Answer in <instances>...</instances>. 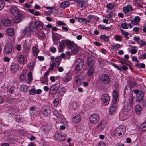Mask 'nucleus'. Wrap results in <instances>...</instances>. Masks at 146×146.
<instances>
[{
    "label": "nucleus",
    "instance_id": "obj_62",
    "mask_svg": "<svg viewBox=\"0 0 146 146\" xmlns=\"http://www.w3.org/2000/svg\"><path fill=\"white\" fill-rule=\"evenodd\" d=\"M112 64L114 67L117 69L118 70L120 71L121 70V69L118 66L114 63H112Z\"/></svg>",
    "mask_w": 146,
    "mask_h": 146
},
{
    "label": "nucleus",
    "instance_id": "obj_27",
    "mask_svg": "<svg viewBox=\"0 0 146 146\" xmlns=\"http://www.w3.org/2000/svg\"><path fill=\"white\" fill-rule=\"evenodd\" d=\"M139 131L141 132H144L146 131V122L143 123L141 124Z\"/></svg>",
    "mask_w": 146,
    "mask_h": 146
},
{
    "label": "nucleus",
    "instance_id": "obj_8",
    "mask_svg": "<svg viewBox=\"0 0 146 146\" xmlns=\"http://www.w3.org/2000/svg\"><path fill=\"white\" fill-rule=\"evenodd\" d=\"M89 119L91 123L95 124L99 121V117L98 115L96 114H94L90 115Z\"/></svg>",
    "mask_w": 146,
    "mask_h": 146
},
{
    "label": "nucleus",
    "instance_id": "obj_6",
    "mask_svg": "<svg viewBox=\"0 0 146 146\" xmlns=\"http://www.w3.org/2000/svg\"><path fill=\"white\" fill-rule=\"evenodd\" d=\"M42 113L45 116H48L50 115L51 113V108L47 105L44 106L42 108Z\"/></svg>",
    "mask_w": 146,
    "mask_h": 146
},
{
    "label": "nucleus",
    "instance_id": "obj_1",
    "mask_svg": "<svg viewBox=\"0 0 146 146\" xmlns=\"http://www.w3.org/2000/svg\"><path fill=\"white\" fill-rule=\"evenodd\" d=\"M124 97L125 98V101H128L129 105L128 107L127 106H125L124 107L125 111H123V113H125V112H127L128 114H129V112L131 109V107L133 104V101L134 99V97H133V94L131 93V88L127 87L125 88L124 91Z\"/></svg>",
    "mask_w": 146,
    "mask_h": 146
},
{
    "label": "nucleus",
    "instance_id": "obj_17",
    "mask_svg": "<svg viewBox=\"0 0 146 146\" xmlns=\"http://www.w3.org/2000/svg\"><path fill=\"white\" fill-rule=\"evenodd\" d=\"M81 117L79 114H75L72 117V121L74 123H78L80 121Z\"/></svg>",
    "mask_w": 146,
    "mask_h": 146
},
{
    "label": "nucleus",
    "instance_id": "obj_52",
    "mask_svg": "<svg viewBox=\"0 0 146 146\" xmlns=\"http://www.w3.org/2000/svg\"><path fill=\"white\" fill-rule=\"evenodd\" d=\"M57 89V88L55 86V85H52L51 86L50 88V90L51 91H55V92H56V90Z\"/></svg>",
    "mask_w": 146,
    "mask_h": 146
},
{
    "label": "nucleus",
    "instance_id": "obj_59",
    "mask_svg": "<svg viewBox=\"0 0 146 146\" xmlns=\"http://www.w3.org/2000/svg\"><path fill=\"white\" fill-rule=\"evenodd\" d=\"M15 88V87H14V86L11 87L9 90V92L11 93H13Z\"/></svg>",
    "mask_w": 146,
    "mask_h": 146
},
{
    "label": "nucleus",
    "instance_id": "obj_61",
    "mask_svg": "<svg viewBox=\"0 0 146 146\" xmlns=\"http://www.w3.org/2000/svg\"><path fill=\"white\" fill-rule=\"evenodd\" d=\"M59 46V48L58 49L59 52H62L64 51L65 47L60 46Z\"/></svg>",
    "mask_w": 146,
    "mask_h": 146
},
{
    "label": "nucleus",
    "instance_id": "obj_4",
    "mask_svg": "<svg viewBox=\"0 0 146 146\" xmlns=\"http://www.w3.org/2000/svg\"><path fill=\"white\" fill-rule=\"evenodd\" d=\"M84 64V61L81 58H78L75 61L74 65L75 66V72L78 73L82 68Z\"/></svg>",
    "mask_w": 146,
    "mask_h": 146
},
{
    "label": "nucleus",
    "instance_id": "obj_12",
    "mask_svg": "<svg viewBox=\"0 0 146 146\" xmlns=\"http://www.w3.org/2000/svg\"><path fill=\"white\" fill-rule=\"evenodd\" d=\"M19 68V66L18 63H13L11 65L10 70L12 73H15L18 71Z\"/></svg>",
    "mask_w": 146,
    "mask_h": 146
},
{
    "label": "nucleus",
    "instance_id": "obj_18",
    "mask_svg": "<svg viewBox=\"0 0 146 146\" xmlns=\"http://www.w3.org/2000/svg\"><path fill=\"white\" fill-rule=\"evenodd\" d=\"M106 123L105 121H102L98 124L97 127L99 130L102 131L106 127Z\"/></svg>",
    "mask_w": 146,
    "mask_h": 146
},
{
    "label": "nucleus",
    "instance_id": "obj_63",
    "mask_svg": "<svg viewBox=\"0 0 146 146\" xmlns=\"http://www.w3.org/2000/svg\"><path fill=\"white\" fill-rule=\"evenodd\" d=\"M38 35L42 37H43L45 35L44 33L42 31H41L38 33Z\"/></svg>",
    "mask_w": 146,
    "mask_h": 146
},
{
    "label": "nucleus",
    "instance_id": "obj_50",
    "mask_svg": "<svg viewBox=\"0 0 146 146\" xmlns=\"http://www.w3.org/2000/svg\"><path fill=\"white\" fill-rule=\"evenodd\" d=\"M50 66L49 67V71H52L54 68L55 66L54 64L53 63H51L50 64Z\"/></svg>",
    "mask_w": 146,
    "mask_h": 146
},
{
    "label": "nucleus",
    "instance_id": "obj_55",
    "mask_svg": "<svg viewBox=\"0 0 146 146\" xmlns=\"http://www.w3.org/2000/svg\"><path fill=\"white\" fill-rule=\"evenodd\" d=\"M114 38L115 40L117 41H121V37L118 35H116L115 36Z\"/></svg>",
    "mask_w": 146,
    "mask_h": 146
},
{
    "label": "nucleus",
    "instance_id": "obj_23",
    "mask_svg": "<svg viewBox=\"0 0 146 146\" xmlns=\"http://www.w3.org/2000/svg\"><path fill=\"white\" fill-rule=\"evenodd\" d=\"M77 2V5L80 7H85L86 6V3L84 0L75 1Z\"/></svg>",
    "mask_w": 146,
    "mask_h": 146
},
{
    "label": "nucleus",
    "instance_id": "obj_28",
    "mask_svg": "<svg viewBox=\"0 0 146 146\" xmlns=\"http://www.w3.org/2000/svg\"><path fill=\"white\" fill-rule=\"evenodd\" d=\"M22 15L20 14L19 16H15L13 19V21L15 23H18L22 21L21 17Z\"/></svg>",
    "mask_w": 146,
    "mask_h": 146
},
{
    "label": "nucleus",
    "instance_id": "obj_5",
    "mask_svg": "<svg viewBox=\"0 0 146 146\" xmlns=\"http://www.w3.org/2000/svg\"><path fill=\"white\" fill-rule=\"evenodd\" d=\"M43 24L40 21H37L31 23V27L33 29L35 28L37 29L42 30L43 29Z\"/></svg>",
    "mask_w": 146,
    "mask_h": 146
},
{
    "label": "nucleus",
    "instance_id": "obj_42",
    "mask_svg": "<svg viewBox=\"0 0 146 146\" xmlns=\"http://www.w3.org/2000/svg\"><path fill=\"white\" fill-rule=\"evenodd\" d=\"M53 113L54 115L57 118L60 119V118L62 117V115H61V114L57 111H54Z\"/></svg>",
    "mask_w": 146,
    "mask_h": 146
},
{
    "label": "nucleus",
    "instance_id": "obj_34",
    "mask_svg": "<svg viewBox=\"0 0 146 146\" xmlns=\"http://www.w3.org/2000/svg\"><path fill=\"white\" fill-rule=\"evenodd\" d=\"M88 65L90 68H92L94 65L93 60L90 58H88Z\"/></svg>",
    "mask_w": 146,
    "mask_h": 146
},
{
    "label": "nucleus",
    "instance_id": "obj_16",
    "mask_svg": "<svg viewBox=\"0 0 146 146\" xmlns=\"http://www.w3.org/2000/svg\"><path fill=\"white\" fill-rule=\"evenodd\" d=\"M141 20L140 18L138 16H136L134 19L130 20L133 25H138L139 23Z\"/></svg>",
    "mask_w": 146,
    "mask_h": 146
},
{
    "label": "nucleus",
    "instance_id": "obj_30",
    "mask_svg": "<svg viewBox=\"0 0 146 146\" xmlns=\"http://www.w3.org/2000/svg\"><path fill=\"white\" fill-rule=\"evenodd\" d=\"M66 46L69 49H71L74 45H75L70 40L66 41Z\"/></svg>",
    "mask_w": 146,
    "mask_h": 146
},
{
    "label": "nucleus",
    "instance_id": "obj_36",
    "mask_svg": "<svg viewBox=\"0 0 146 146\" xmlns=\"http://www.w3.org/2000/svg\"><path fill=\"white\" fill-rule=\"evenodd\" d=\"M29 87L25 85H22L20 87V90L23 92H26L28 90Z\"/></svg>",
    "mask_w": 146,
    "mask_h": 146
},
{
    "label": "nucleus",
    "instance_id": "obj_56",
    "mask_svg": "<svg viewBox=\"0 0 146 146\" xmlns=\"http://www.w3.org/2000/svg\"><path fill=\"white\" fill-rule=\"evenodd\" d=\"M121 27L122 28L124 29H127L128 28V27L126 23H123L121 25Z\"/></svg>",
    "mask_w": 146,
    "mask_h": 146
},
{
    "label": "nucleus",
    "instance_id": "obj_20",
    "mask_svg": "<svg viewBox=\"0 0 146 146\" xmlns=\"http://www.w3.org/2000/svg\"><path fill=\"white\" fill-rule=\"evenodd\" d=\"M18 62L20 64H23L25 62V57L22 55H20L17 57Z\"/></svg>",
    "mask_w": 146,
    "mask_h": 146
},
{
    "label": "nucleus",
    "instance_id": "obj_9",
    "mask_svg": "<svg viewBox=\"0 0 146 146\" xmlns=\"http://www.w3.org/2000/svg\"><path fill=\"white\" fill-rule=\"evenodd\" d=\"M100 81L103 83L108 84L110 82V80L109 76L106 74H103L100 77Z\"/></svg>",
    "mask_w": 146,
    "mask_h": 146
},
{
    "label": "nucleus",
    "instance_id": "obj_46",
    "mask_svg": "<svg viewBox=\"0 0 146 146\" xmlns=\"http://www.w3.org/2000/svg\"><path fill=\"white\" fill-rule=\"evenodd\" d=\"M5 4L2 0H0V10L2 9L4 7Z\"/></svg>",
    "mask_w": 146,
    "mask_h": 146
},
{
    "label": "nucleus",
    "instance_id": "obj_31",
    "mask_svg": "<svg viewBox=\"0 0 146 146\" xmlns=\"http://www.w3.org/2000/svg\"><path fill=\"white\" fill-rule=\"evenodd\" d=\"M57 140L60 141H62L65 140V137L60 133H58L57 134Z\"/></svg>",
    "mask_w": 146,
    "mask_h": 146
},
{
    "label": "nucleus",
    "instance_id": "obj_32",
    "mask_svg": "<svg viewBox=\"0 0 146 146\" xmlns=\"http://www.w3.org/2000/svg\"><path fill=\"white\" fill-rule=\"evenodd\" d=\"M87 18L90 19V21L91 19L93 20L94 22H96L99 19V18L96 16L93 15H89L87 17Z\"/></svg>",
    "mask_w": 146,
    "mask_h": 146
},
{
    "label": "nucleus",
    "instance_id": "obj_11",
    "mask_svg": "<svg viewBox=\"0 0 146 146\" xmlns=\"http://www.w3.org/2000/svg\"><path fill=\"white\" fill-rule=\"evenodd\" d=\"M101 101L103 103L108 105L110 101V97L108 94H103L101 96Z\"/></svg>",
    "mask_w": 146,
    "mask_h": 146
},
{
    "label": "nucleus",
    "instance_id": "obj_44",
    "mask_svg": "<svg viewBox=\"0 0 146 146\" xmlns=\"http://www.w3.org/2000/svg\"><path fill=\"white\" fill-rule=\"evenodd\" d=\"M94 70L92 68H90L88 72V75L90 76H91L93 74L94 72Z\"/></svg>",
    "mask_w": 146,
    "mask_h": 146
},
{
    "label": "nucleus",
    "instance_id": "obj_54",
    "mask_svg": "<svg viewBox=\"0 0 146 146\" xmlns=\"http://www.w3.org/2000/svg\"><path fill=\"white\" fill-rule=\"evenodd\" d=\"M57 23L58 24V25L59 26H60L61 25L63 26H66V24L64 23L63 22H62L60 21H58L57 22Z\"/></svg>",
    "mask_w": 146,
    "mask_h": 146
},
{
    "label": "nucleus",
    "instance_id": "obj_37",
    "mask_svg": "<svg viewBox=\"0 0 146 146\" xmlns=\"http://www.w3.org/2000/svg\"><path fill=\"white\" fill-rule=\"evenodd\" d=\"M28 11L32 14H34L35 16H38L40 14V13L38 11H35V10L33 9H28Z\"/></svg>",
    "mask_w": 146,
    "mask_h": 146
},
{
    "label": "nucleus",
    "instance_id": "obj_21",
    "mask_svg": "<svg viewBox=\"0 0 146 146\" xmlns=\"http://www.w3.org/2000/svg\"><path fill=\"white\" fill-rule=\"evenodd\" d=\"M83 77L81 75L77 76L75 78V81L78 84H80L83 80Z\"/></svg>",
    "mask_w": 146,
    "mask_h": 146
},
{
    "label": "nucleus",
    "instance_id": "obj_49",
    "mask_svg": "<svg viewBox=\"0 0 146 146\" xmlns=\"http://www.w3.org/2000/svg\"><path fill=\"white\" fill-rule=\"evenodd\" d=\"M59 99L57 98L55 99L53 101V104L55 106H57L59 103Z\"/></svg>",
    "mask_w": 146,
    "mask_h": 146
},
{
    "label": "nucleus",
    "instance_id": "obj_26",
    "mask_svg": "<svg viewBox=\"0 0 146 146\" xmlns=\"http://www.w3.org/2000/svg\"><path fill=\"white\" fill-rule=\"evenodd\" d=\"M141 107L139 104H137L135 106V112L137 114H139L141 113Z\"/></svg>",
    "mask_w": 146,
    "mask_h": 146
},
{
    "label": "nucleus",
    "instance_id": "obj_39",
    "mask_svg": "<svg viewBox=\"0 0 146 146\" xmlns=\"http://www.w3.org/2000/svg\"><path fill=\"white\" fill-rule=\"evenodd\" d=\"M100 38L101 39H103L105 41L108 42L109 41V37L105 35H103L100 36Z\"/></svg>",
    "mask_w": 146,
    "mask_h": 146
},
{
    "label": "nucleus",
    "instance_id": "obj_10",
    "mask_svg": "<svg viewBox=\"0 0 146 146\" xmlns=\"http://www.w3.org/2000/svg\"><path fill=\"white\" fill-rule=\"evenodd\" d=\"M13 46L11 44H7L5 45L4 48V51L6 54H11L13 52Z\"/></svg>",
    "mask_w": 146,
    "mask_h": 146
},
{
    "label": "nucleus",
    "instance_id": "obj_14",
    "mask_svg": "<svg viewBox=\"0 0 146 146\" xmlns=\"http://www.w3.org/2000/svg\"><path fill=\"white\" fill-rule=\"evenodd\" d=\"M10 11L15 16H19L20 14L19 13V9L15 7H11L10 9Z\"/></svg>",
    "mask_w": 146,
    "mask_h": 146
},
{
    "label": "nucleus",
    "instance_id": "obj_35",
    "mask_svg": "<svg viewBox=\"0 0 146 146\" xmlns=\"http://www.w3.org/2000/svg\"><path fill=\"white\" fill-rule=\"evenodd\" d=\"M7 34L10 36H13L14 34V31L12 28H9L7 30Z\"/></svg>",
    "mask_w": 146,
    "mask_h": 146
},
{
    "label": "nucleus",
    "instance_id": "obj_58",
    "mask_svg": "<svg viewBox=\"0 0 146 146\" xmlns=\"http://www.w3.org/2000/svg\"><path fill=\"white\" fill-rule=\"evenodd\" d=\"M121 31L122 35L124 36H127L129 35V33L128 32H125L123 30L121 29Z\"/></svg>",
    "mask_w": 146,
    "mask_h": 146
},
{
    "label": "nucleus",
    "instance_id": "obj_40",
    "mask_svg": "<svg viewBox=\"0 0 146 146\" xmlns=\"http://www.w3.org/2000/svg\"><path fill=\"white\" fill-rule=\"evenodd\" d=\"M115 16V13L114 12L111 11L108 14L107 18H110L111 19L113 17Z\"/></svg>",
    "mask_w": 146,
    "mask_h": 146
},
{
    "label": "nucleus",
    "instance_id": "obj_57",
    "mask_svg": "<svg viewBox=\"0 0 146 146\" xmlns=\"http://www.w3.org/2000/svg\"><path fill=\"white\" fill-rule=\"evenodd\" d=\"M138 43L142 46L146 45V42L142 40H140Z\"/></svg>",
    "mask_w": 146,
    "mask_h": 146
},
{
    "label": "nucleus",
    "instance_id": "obj_41",
    "mask_svg": "<svg viewBox=\"0 0 146 146\" xmlns=\"http://www.w3.org/2000/svg\"><path fill=\"white\" fill-rule=\"evenodd\" d=\"M70 76L68 74H67L63 78V80L64 82H67L70 80Z\"/></svg>",
    "mask_w": 146,
    "mask_h": 146
},
{
    "label": "nucleus",
    "instance_id": "obj_25",
    "mask_svg": "<svg viewBox=\"0 0 146 146\" xmlns=\"http://www.w3.org/2000/svg\"><path fill=\"white\" fill-rule=\"evenodd\" d=\"M70 5V2L69 1H66L61 3L60 4V7L62 8L65 9L68 7Z\"/></svg>",
    "mask_w": 146,
    "mask_h": 146
},
{
    "label": "nucleus",
    "instance_id": "obj_29",
    "mask_svg": "<svg viewBox=\"0 0 146 146\" xmlns=\"http://www.w3.org/2000/svg\"><path fill=\"white\" fill-rule=\"evenodd\" d=\"M71 49V52L74 54H77L79 51V49L76 45H74Z\"/></svg>",
    "mask_w": 146,
    "mask_h": 146
},
{
    "label": "nucleus",
    "instance_id": "obj_53",
    "mask_svg": "<svg viewBox=\"0 0 146 146\" xmlns=\"http://www.w3.org/2000/svg\"><path fill=\"white\" fill-rule=\"evenodd\" d=\"M139 59H144L146 58V53H144L143 55H141L139 56Z\"/></svg>",
    "mask_w": 146,
    "mask_h": 146
},
{
    "label": "nucleus",
    "instance_id": "obj_13",
    "mask_svg": "<svg viewBox=\"0 0 146 146\" xmlns=\"http://www.w3.org/2000/svg\"><path fill=\"white\" fill-rule=\"evenodd\" d=\"M31 31H34L33 29H32L31 26L25 27L22 30V33L25 35L29 36L31 34Z\"/></svg>",
    "mask_w": 146,
    "mask_h": 146
},
{
    "label": "nucleus",
    "instance_id": "obj_43",
    "mask_svg": "<svg viewBox=\"0 0 146 146\" xmlns=\"http://www.w3.org/2000/svg\"><path fill=\"white\" fill-rule=\"evenodd\" d=\"M36 93V90L34 88H31L29 92V93L30 95H34Z\"/></svg>",
    "mask_w": 146,
    "mask_h": 146
},
{
    "label": "nucleus",
    "instance_id": "obj_15",
    "mask_svg": "<svg viewBox=\"0 0 146 146\" xmlns=\"http://www.w3.org/2000/svg\"><path fill=\"white\" fill-rule=\"evenodd\" d=\"M133 10V7L131 5H128L126 6L123 7V11L125 14H127L129 11H131Z\"/></svg>",
    "mask_w": 146,
    "mask_h": 146
},
{
    "label": "nucleus",
    "instance_id": "obj_2",
    "mask_svg": "<svg viewBox=\"0 0 146 146\" xmlns=\"http://www.w3.org/2000/svg\"><path fill=\"white\" fill-rule=\"evenodd\" d=\"M126 131L125 127L120 125L117 127L113 131L114 135L117 137L122 136L125 133Z\"/></svg>",
    "mask_w": 146,
    "mask_h": 146
},
{
    "label": "nucleus",
    "instance_id": "obj_22",
    "mask_svg": "<svg viewBox=\"0 0 146 146\" xmlns=\"http://www.w3.org/2000/svg\"><path fill=\"white\" fill-rule=\"evenodd\" d=\"M117 109V105L116 104H112L110 109L109 113L111 115H113V113Z\"/></svg>",
    "mask_w": 146,
    "mask_h": 146
},
{
    "label": "nucleus",
    "instance_id": "obj_24",
    "mask_svg": "<svg viewBox=\"0 0 146 146\" xmlns=\"http://www.w3.org/2000/svg\"><path fill=\"white\" fill-rule=\"evenodd\" d=\"M1 21L3 25L6 26H9L11 24V22L8 19H6L1 20Z\"/></svg>",
    "mask_w": 146,
    "mask_h": 146
},
{
    "label": "nucleus",
    "instance_id": "obj_47",
    "mask_svg": "<svg viewBox=\"0 0 146 146\" xmlns=\"http://www.w3.org/2000/svg\"><path fill=\"white\" fill-rule=\"evenodd\" d=\"M26 78V76L24 73H22L20 76L21 80L24 81Z\"/></svg>",
    "mask_w": 146,
    "mask_h": 146
},
{
    "label": "nucleus",
    "instance_id": "obj_33",
    "mask_svg": "<svg viewBox=\"0 0 146 146\" xmlns=\"http://www.w3.org/2000/svg\"><path fill=\"white\" fill-rule=\"evenodd\" d=\"M35 61H32L28 64V66L29 69L30 70H32L34 68L35 63Z\"/></svg>",
    "mask_w": 146,
    "mask_h": 146
},
{
    "label": "nucleus",
    "instance_id": "obj_45",
    "mask_svg": "<svg viewBox=\"0 0 146 146\" xmlns=\"http://www.w3.org/2000/svg\"><path fill=\"white\" fill-rule=\"evenodd\" d=\"M106 7L108 9H112L114 8V5L111 3L108 4L106 5Z\"/></svg>",
    "mask_w": 146,
    "mask_h": 146
},
{
    "label": "nucleus",
    "instance_id": "obj_7",
    "mask_svg": "<svg viewBox=\"0 0 146 146\" xmlns=\"http://www.w3.org/2000/svg\"><path fill=\"white\" fill-rule=\"evenodd\" d=\"M50 59L53 63L55 67H58L59 66L62 60L60 56H57L56 58L54 56H51Z\"/></svg>",
    "mask_w": 146,
    "mask_h": 146
},
{
    "label": "nucleus",
    "instance_id": "obj_60",
    "mask_svg": "<svg viewBox=\"0 0 146 146\" xmlns=\"http://www.w3.org/2000/svg\"><path fill=\"white\" fill-rule=\"evenodd\" d=\"M66 43V41L64 40H62L60 43L59 46H63L65 47V44Z\"/></svg>",
    "mask_w": 146,
    "mask_h": 146
},
{
    "label": "nucleus",
    "instance_id": "obj_51",
    "mask_svg": "<svg viewBox=\"0 0 146 146\" xmlns=\"http://www.w3.org/2000/svg\"><path fill=\"white\" fill-rule=\"evenodd\" d=\"M27 78L29 81L32 80V72H30L28 73Z\"/></svg>",
    "mask_w": 146,
    "mask_h": 146
},
{
    "label": "nucleus",
    "instance_id": "obj_64",
    "mask_svg": "<svg viewBox=\"0 0 146 146\" xmlns=\"http://www.w3.org/2000/svg\"><path fill=\"white\" fill-rule=\"evenodd\" d=\"M98 146H106V145L103 142H100L98 143Z\"/></svg>",
    "mask_w": 146,
    "mask_h": 146
},
{
    "label": "nucleus",
    "instance_id": "obj_19",
    "mask_svg": "<svg viewBox=\"0 0 146 146\" xmlns=\"http://www.w3.org/2000/svg\"><path fill=\"white\" fill-rule=\"evenodd\" d=\"M39 52V49L36 45L34 46L32 48V53L33 55L35 56H36Z\"/></svg>",
    "mask_w": 146,
    "mask_h": 146
},
{
    "label": "nucleus",
    "instance_id": "obj_3",
    "mask_svg": "<svg viewBox=\"0 0 146 146\" xmlns=\"http://www.w3.org/2000/svg\"><path fill=\"white\" fill-rule=\"evenodd\" d=\"M133 92L136 94L135 97V101L141 103L142 101L144 96V93L141 90H134Z\"/></svg>",
    "mask_w": 146,
    "mask_h": 146
},
{
    "label": "nucleus",
    "instance_id": "obj_38",
    "mask_svg": "<svg viewBox=\"0 0 146 146\" xmlns=\"http://www.w3.org/2000/svg\"><path fill=\"white\" fill-rule=\"evenodd\" d=\"M78 105L77 102H74L71 103L70 105V108L74 110L77 108Z\"/></svg>",
    "mask_w": 146,
    "mask_h": 146
},
{
    "label": "nucleus",
    "instance_id": "obj_48",
    "mask_svg": "<svg viewBox=\"0 0 146 146\" xmlns=\"http://www.w3.org/2000/svg\"><path fill=\"white\" fill-rule=\"evenodd\" d=\"M49 50L52 53H55L57 51L56 48L54 47H50L49 48Z\"/></svg>",
    "mask_w": 146,
    "mask_h": 146
}]
</instances>
